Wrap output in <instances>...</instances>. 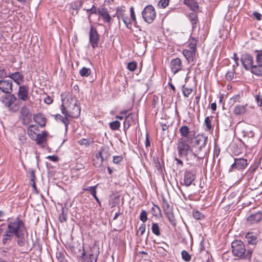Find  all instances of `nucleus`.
<instances>
[{
    "label": "nucleus",
    "instance_id": "obj_1",
    "mask_svg": "<svg viewBox=\"0 0 262 262\" xmlns=\"http://www.w3.org/2000/svg\"><path fill=\"white\" fill-rule=\"evenodd\" d=\"M25 224L19 217H16L14 220L9 222L5 233L3 235V244H10L15 236L17 238V243L18 246H24L25 244Z\"/></svg>",
    "mask_w": 262,
    "mask_h": 262
},
{
    "label": "nucleus",
    "instance_id": "obj_2",
    "mask_svg": "<svg viewBox=\"0 0 262 262\" xmlns=\"http://www.w3.org/2000/svg\"><path fill=\"white\" fill-rule=\"evenodd\" d=\"M208 141V137L204 135L199 134L194 139L192 147L194 148V151H192L191 158L193 159V162H196L199 159H203L207 153L206 144Z\"/></svg>",
    "mask_w": 262,
    "mask_h": 262
},
{
    "label": "nucleus",
    "instance_id": "obj_3",
    "mask_svg": "<svg viewBox=\"0 0 262 262\" xmlns=\"http://www.w3.org/2000/svg\"><path fill=\"white\" fill-rule=\"evenodd\" d=\"M193 142H189L184 139H179L177 143V150L178 152V156L180 158H185L187 162V164L191 165H195V162L190 161V156L188 157V153L192 152V149L190 144Z\"/></svg>",
    "mask_w": 262,
    "mask_h": 262
},
{
    "label": "nucleus",
    "instance_id": "obj_4",
    "mask_svg": "<svg viewBox=\"0 0 262 262\" xmlns=\"http://www.w3.org/2000/svg\"><path fill=\"white\" fill-rule=\"evenodd\" d=\"M8 96L1 97V101L10 111L14 112H17L19 109L20 104L19 101H17V98L13 94H9Z\"/></svg>",
    "mask_w": 262,
    "mask_h": 262
},
{
    "label": "nucleus",
    "instance_id": "obj_5",
    "mask_svg": "<svg viewBox=\"0 0 262 262\" xmlns=\"http://www.w3.org/2000/svg\"><path fill=\"white\" fill-rule=\"evenodd\" d=\"M61 111L63 114H66L70 118H77L80 114V107L78 103L70 106L68 105L66 108H61Z\"/></svg>",
    "mask_w": 262,
    "mask_h": 262
},
{
    "label": "nucleus",
    "instance_id": "obj_6",
    "mask_svg": "<svg viewBox=\"0 0 262 262\" xmlns=\"http://www.w3.org/2000/svg\"><path fill=\"white\" fill-rule=\"evenodd\" d=\"M142 15L146 23H151L156 16V12L154 7L150 5H147L142 11Z\"/></svg>",
    "mask_w": 262,
    "mask_h": 262
},
{
    "label": "nucleus",
    "instance_id": "obj_7",
    "mask_svg": "<svg viewBox=\"0 0 262 262\" xmlns=\"http://www.w3.org/2000/svg\"><path fill=\"white\" fill-rule=\"evenodd\" d=\"M232 251L233 254L237 257L242 256L245 253L246 249L244 244L240 240H235L232 243Z\"/></svg>",
    "mask_w": 262,
    "mask_h": 262
},
{
    "label": "nucleus",
    "instance_id": "obj_8",
    "mask_svg": "<svg viewBox=\"0 0 262 262\" xmlns=\"http://www.w3.org/2000/svg\"><path fill=\"white\" fill-rule=\"evenodd\" d=\"M179 132L182 137L180 139H184L189 142H193L195 138L194 133L190 131L189 128L187 125H183L179 129Z\"/></svg>",
    "mask_w": 262,
    "mask_h": 262
},
{
    "label": "nucleus",
    "instance_id": "obj_9",
    "mask_svg": "<svg viewBox=\"0 0 262 262\" xmlns=\"http://www.w3.org/2000/svg\"><path fill=\"white\" fill-rule=\"evenodd\" d=\"M257 54L256 56V63L252 69V74L262 77V51L256 50Z\"/></svg>",
    "mask_w": 262,
    "mask_h": 262
},
{
    "label": "nucleus",
    "instance_id": "obj_10",
    "mask_svg": "<svg viewBox=\"0 0 262 262\" xmlns=\"http://www.w3.org/2000/svg\"><path fill=\"white\" fill-rule=\"evenodd\" d=\"M240 59L244 68L247 70H251L252 73V69L254 66L253 57L250 54L245 53L241 55Z\"/></svg>",
    "mask_w": 262,
    "mask_h": 262
},
{
    "label": "nucleus",
    "instance_id": "obj_11",
    "mask_svg": "<svg viewBox=\"0 0 262 262\" xmlns=\"http://www.w3.org/2000/svg\"><path fill=\"white\" fill-rule=\"evenodd\" d=\"M62 99V104L61 108L67 107V106H69L73 105V104H77L78 103V101L77 100L75 96H73L69 93L62 94L61 95Z\"/></svg>",
    "mask_w": 262,
    "mask_h": 262
},
{
    "label": "nucleus",
    "instance_id": "obj_12",
    "mask_svg": "<svg viewBox=\"0 0 262 262\" xmlns=\"http://www.w3.org/2000/svg\"><path fill=\"white\" fill-rule=\"evenodd\" d=\"M89 42L93 49L98 47L99 42V35L95 27H91L89 33Z\"/></svg>",
    "mask_w": 262,
    "mask_h": 262
},
{
    "label": "nucleus",
    "instance_id": "obj_13",
    "mask_svg": "<svg viewBox=\"0 0 262 262\" xmlns=\"http://www.w3.org/2000/svg\"><path fill=\"white\" fill-rule=\"evenodd\" d=\"M247 160L244 158L234 159V162L231 166L229 171H233L234 169L238 170L244 169L247 166Z\"/></svg>",
    "mask_w": 262,
    "mask_h": 262
},
{
    "label": "nucleus",
    "instance_id": "obj_14",
    "mask_svg": "<svg viewBox=\"0 0 262 262\" xmlns=\"http://www.w3.org/2000/svg\"><path fill=\"white\" fill-rule=\"evenodd\" d=\"M17 95L20 100L26 101L29 100L30 97L28 86L24 85L19 86Z\"/></svg>",
    "mask_w": 262,
    "mask_h": 262
},
{
    "label": "nucleus",
    "instance_id": "obj_15",
    "mask_svg": "<svg viewBox=\"0 0 262 262\" xmlns=\"http://www.w3.org/2000/svg\"><path fill=\"white\" fill-rule=\"evenodd\" d=\"M127 111H125L120 113V114L124 115L125 117L124 121V130L125 132H126V130L128 129L131 125L135 124V122L134 115L130 114L127 116Z\"/></svg>",
    "mask_w": 262,
    "mask_h": 262
},
{
    "label": "nucleus",
    "instance_id": "obj_16",
    "mask_svg": "<svg viewBox=\"0 0 262 262\" xmlns=\"http://www.w3.org/2000/svg\"><path fill=\"white\" fill-rule=\"evenodd\" d=\"M170 68L173 74L182 70L183 65L181 59L179 58L172 59L170 63Z\"/></svg>",
    "mask_w": 262,
    "mask_h": 262
},
{
    "label": "nucleus",
    "instance_id": "obj_17",
    "mask_svg": "<svg viewBox=\"0 0 262 262\" xmlns=\"http://www.w3.org/2000/svg\"><path fill=\"white\" fill-rule=\"evenodd\" d=\"M12 83L10 80H0V90L4 93L11 94L12 92Z\"/></svg>",
    "mask_w": 262,
    "mask_h": 262
},
{
    "label": "nucleus",
    "instance_id": "obj_18",
    "mask_svg": "<svg viewBox=\"0 0 262 262\" xmlns=\"http://www.w3.org/2000/svg\"><path fill=\"white\" fill-rule=\"evenodd\" d=\"M20 114L24 124H29L31 121L32 115L26 106H23L20 110Z\"/></svg>",
    "mask_w": 262,
    "mask_h": 262
},
{
    "label": "nucleus",
    "instance_id": "obj_19",
    "mask_svg": "<svg viewBox=\"0 0 262 262\" xmlns=\"http://www.w3.org/2000/svg\"><path fill=\"white\" fill-rule=\"evenodd\" d=\"M98 13L102 18L104 23H110L112 17L108 13L107 8L101 7L98 8Z\"/></svg>",
    "mask_w": 262,
    "mask_h": 262
},
{
    "label": "nucleus",
    "instance_id": "obj_20",
    "mask_svg": "<svg viewBox=\"0 0 262 262\" xmlns=\"http://www.w3.org/2000/svg\"><path fill=\"white\" fill-rule=\"evenodd\" d=\"M195 174L192 171L187 170L184 172V184L188 187L191 185L193 181L195 180Z\"/></svg>",
    "mask_w": 262,
    "mask_h": 262
},
{
    "label": "nucleus",
    "instance_id": "obj_21",
    "mask_svg": "<svg viewBox=\"0 0 262 262\" xmlns=\"http://www.w3.org/2000/svg\"><path fill=\"white\" fill-rule=\"evenodd\" d=\"M262 219V213L258 212L252 214L247 218V221L250 225L255 224L259 222Z\"/></svg>",
    "mask_w": 262,
    "mask_h": 262
},
{
    "label": "nucleus",
    "instance_id": "obj_22",
    "mask_svg": "<svg viewBox=\"0 0 262 262\" xmlns=\"http://www.w3.org/2000/svg\"><path fill=\"white\" fill-rule=\"evenodd\" d=\"M238 127L239 131L244 137L252 138L254 136V133L250 129L249 125L244 124L239 126Z\"/></svg>",
    "mask_w": 262,
    "mask_h": 262
},
{
    "label": "nucleus",
    "instance_id": "obj_23",
    "mask_svg": "<svg viewBox=\"0 0 262 262\" xmlns=\"http://www.w3.org/2000/svg\"><path fill=\"white\" fill-rule=\"evenodd\" d=\"M8 77L13 79L18 85H20L24 81L23 75L18 72L10 74Z\"/></svg>",
    "mask_w": 262,
    "mask_h": 262
},
{
    "label": "nucleus",
    "instance_id": "obj_24",
    "mask_svg": "<svg viewBox=\"0 0 262 262\" xmlns=\"http://www.w3.org/2000/svg\"><path fill=\"white\" fill-rule=\"evenodd\" d=\"M196 51L194 50L184 49L183 51V54L187 59L188 62H192L195 57Z\"/></svg>",
    "mask_w": 262,
    "mask_h": 262
},
{
    "label": "nucleus",
    "instance_id": "obj_25",
    "mask_svg": "<svg viewBox=\"0 0 262 262\" xmlns=\"http://www.w3.org/2000/svg\"><path fill=\"white\" fill-rule=\"evenodd\" d=\"M105 153L104 152V154ZM104 154V153H103ZM106 157H104L103 155V152H98L95 156V158L93 160L94 161V165L96 167H100L103 162L104 161V158H106Z\"/></svg>",
    "mask_w": 262,
    "mask_h": 262
},
{
    "label": "nucleus",
    "instance_id": "obj_26",
    "mask_svg": "<svg viewBox=\"0 0 262 262\" xmlns=\"http://www.w3.org/2000/svg\"><path fill=\"white\" fill-rule=\"evenodd\" d=\"M64 117H62L61 115L57 114L55 115V119L57 121H61L65 126V130L66 131L68 129V125L70 123V120L69 119V116H66V114H63Z\"/></svg>",
    "mask_w": 262,
    "mask_h": 262
},
{
    "label": "nucleus",
    "instance_id": "obj_27",
    "mask_svg": "<svg viewBox=\"0 0 262 262\" xmlns=\"http://www.w3.org/2000/svg\"><path fill=\"white\" fill-rule=\"evenodd\" d=\"M247 111V105H236L233 110V113L235 115L241 116L244 115Z\"/></svg>",
    "mask_w": 262,
    "mask_h": 262
},
{
    "label": "nucleus",
    "instance_id": "obj_28",
    "mask_svg": "<svg viewBox=\"0 0 262 262\" xmlns=\"http://www.w3.org/2000/svg\"><path fill=\"white\" fill-rule=\"evenodd\" d=\"M34 120L41 127H43L46 125V118L40 113L34 115Z\"/></svg>",
    "mask_w": 262,
    "mask_h": 262
},
{
    "label": "nucleus",
    "instance_id": "obj_29",
    "mask_svg": "<svg viewBox=\"0 0 262 262\" xmlns=\"http://www.w3.org/2000/svg\"><path fill=\"white\" fill-rule=\"evenodd\" d=\"M184 3L189 7L190 9L194 12L198 11L199 7L198 3L195 0H184Z\"/></svg>",
    "mask_w": 262,
    "mask_h": 262
},
{
    "label": "nucleus",
    "instance_id": "obj_30",
    "mask_svg": "<svg viewBox=\"0 0 262 262\" xmlns=\"http://www.w3.org/2000/svg\"><path fill=\"white\" fill-rule=\"evenodd\" d=\"M37 136L36 139H35L34 141L36 142L38 145H41L46 142L47 133L45 131L42 132L41 134H37Z\"/></svg>",
    "mask_w": 262,
    "mask_h": 262
},
{
    "label": "nucleus",
    "instance_id": "obj_31",
    "mask_svg": "<svg viewBox=\"0 0 262 262\" xmlns=\"http://www.w3.org/2000/svg\"><path fill=\"white\" fill-rule=\"evenodd\" d=\"M245 238L249 244L254 245L257 242V239L256 236L254 235L252 233H247Z\"/></svg>",
    "mask_w": 262,
    "mask_h": 262
},
{
    "label": "nucleus",
    "instance_id": "obj_32",
    "mask_svg": "<svg viewBox=\"0 0 262 262\" xmlns=\"http://www.w3.org/2000/svg\"><path fill=\"white\" fill-rule=\"evenodd\" d=\"M96 187L97 185L94 186H90L86 188H83V190L86 191H89L91 194L93 196L97 202L100 203V201L98 197L96 196Z\"/></svg>",
    "mask_w": 262,
    "mask_h": 262
},
{
    "label": "nucleus",
    "instance_id": "obj_33",
    "mask_svg": "<svg viewBox=\"0 0 262 262\" xmlns=\"http://www.w3.org/2000/svg\"><path fill=\"white\" fill-rule=\"evenodd\" d=\"M189 18L192 25V28L194 29L199 21L197 14L195 12L190 13L189 15Z\"/></svg>",
    "mask_w": 262,
    "mask_h": 262
},
{
    "label": "nucleus",
    "instance_id": "obj_34",
    "mask_svg": "<svg viewBox=\"0 0 262 262\" xmlns=\"http://www.w3.org/2000/svg\"><path fill=\"white\" fill-rule=\"evenodd\" d=\"M167 218L168 219L171 225L175 227L177 225V221L175 219L174 215L172 212V210L165 213Z\"/></svg>",
    "mask_w": 262,
    "mask_h": 262
},
{
    "label": "nucleus",
    "instance_id": "obj_35",
    "mask_svg": "<svg viewBox=\"0 0 262 262\" xmlns=\"http://www.w3.org/2000/svg\"><path fill=\"white\" fill-rule=\"evenodd\" d=\"M78 143L80 145H84L85 147L89 146L90 145L93 144L94 143L92 138H82L78 141Z\"/></svg>",
    "mask_w": 262,
    "mask_h": 262
},
{
    "label": "nucleus",
    "instance_id": "obj_36",
    "mask_svg": "<svg viewBox=\"0 0 262 262\" xmlns=\"http://www.w3.org/2000/svg\"><path fill=\"white\" fill-rule=\"evenodd\" d=\"M32 127H34L33 125H30L27 128V132L30 138L32 140H34L35 139H36L37 134L35 133V132L32 129Z\"/></svg>",
    "mask_w": 262,
    "mask_h": 262
},
{
    "label": "nucleus",
    "instance_id": "obj_37",
    "mask_svg": "<svg viewBox=\"0 0 262 262\" xmlns=\"http://www.w3.org/2000/svg\"><path fill=\"white\" fill-rule=\"evenodd\" d=\"M152 232L156 236H159L161 235L160 227L157 223H152L151 224Z\"/></svg>",
    "mask_w": 262,
    "mask_h": 262
},
{
    "label": "nucleus",
    "instance_id": "obj_38",
    "mask_svg": "<svg viewBox=\"0 0 262 262\" xmlns=\"http://www.w3.org/2000/svg\"><path fill=\"white\" fill-rule=\"evenodd\" d=\"M162 208L164 213L170 211L172 210V208L170 207L169 203L165 198H162Z\"/></svg>",
    "mask_w": 262,
    "mask_h": 262
},
{
    "label": "nucleus",
    "instance_id": "obj_39",
    "mask_svg": "<svg viewBox=\"0 0 262 262\" xmlns=\"http://www.w3.org/2000/svg\"><path fill=\"white\" fill-rule=\"evenodd\" d=\"M99 254V251H91L90 253H89V257L90 262H97V257Z\"/></svg>",
    "mask_w": 262,
    "mask_h": 262
},
{
    "label": "nucleus",
    "instance_id": "obj_40",
    "mask_svg": "<svg viewBox=\"0 0 262 262\" xmlns=\"http://www.w3.org/2000/svg\"><path fill=\"white\" fill-rule=\"evenodd\" d=\"M116 15L119 20L125 16V10L123 7H118L116 9Z\"/></svg>",
    "mask_w": 262,
    "mask_h": 262
},
{
    "label": "nucleus",
    "instance_id": "obj_41",
    "mask_svg": "<svg viewBox=\"0 0 262 262\" xmlns=\"http://www.w3.org/2000/svg\"><path fill=\"white\" fill-rule=\"evenodd\" d=\"M198 41L194 39V38H191L189 40V43L188 47L189 48L188 50H194L195 51H196V43Z\"/></svg>",
    "mask_w": 262,
    "mask_h": 262
},
{
    "label": "nucleus",
    "instance_id": "obj_42",
    "mask_svg": "<svg viewBox=\"0 0 262 262\" xmlns=\"http://www.w3.org/2000/svg\"><path fill=\"white\" fill-rule=\"evenodd\" d=\"M91 73V70L85 67H83L79 71V74L82 77H88Z\"/></svg>",
    "mask_w": 262,
    "mask_h": 262
},
{
    "label": "nucleus",
    "instance_id": "obj_43",
    "mask_svg": "<svg viewBox=\"0 0 262 262\" xmlns=\"http://www.w3.org/2000/svg\"><path fill=\"white\" fill-rule=\"evenodd\" d=\"M150 212L155 216H158L159 215L161 214L160 208L158 206L155 205H154V206L151 209Z\"/></svg>",
    "mask_w": 262,
    "mask_h": 262
},
{
    "label": "nucleus",
    "instance_id": "obj_44",
    "mask_svg": "<svg viewBox=\"0 0 262 262\" xmlns=\"http://www.w3.org/2000/svg\"><path fill=\"white\" fill-rule=\"evenodd\" d=\"M120 126V123L118 121H115L110 123V127L112 130H118L119 129Z\"/></svg>",
    "mask_w": 262,
    "mask_h": 262
},
{
    "label": "nucleus",
    "instance_id": "obj_45",
    "mask_svg": "<svg viewBox=\"0 0 262 262\" xmlns=\"http://www.w3.org/2000/svg\"><path fill=\"white\" fill-rule=\"evenodd\" d=\"M205 125L206 127V130L207 131H210L212 128V126L211 123V120L209 117H206L204 121Z\"/></svg>",
    "mask_w": 262,
    "mask_h": 262
},
{
    "label": "nucleus",
    "instance_id": "obj_46",
    "mask_svg": "<svg viewBox=\"0 0 262 262\" xmlns=\"http://www.w3.org/2000/svg\"><path fill=\"white\" fill-rule=\"evenodd\" d=\"M182 257L185 261H189L191 260V255L185 250H183L181 252Z\"/></svg>",
    "mask_w": 262,
    "mask_h": 262
},
{
    "label": "nucleus",
    "instance_id": "obj_47",
    "mask_svg": "<svg viewBox=\"0 0 262 262\" xmlns=\"http://www.w3.org/2000/svg\"><path fill=\"white\" fill-rule=\"evenodd\" d=\"M192 89L191 88H188L186 87L185 86H183L182 87V93L183 95L185 97H188V96L192 93Z\"/></svg>",
    "mask_w": 262,
    "mask_h": 262
},
{
    "label": "nucleus",
    "instance_id": "obj_48",
    "mask_svg": "<svg viewBox=\"0 0 262 262\" xmlns=\"http://www.w3.org/2000/svg\"><path fill=\"white\" fill-rule=\"evenodd\" d=\"M255 101L258 106L262 105V93L259 92L255 96Z\"/></svg>",
    "mask_w": 262,
    "mask_h": 262
},
{
    "label": "nucleus",
    "instance_id": "obj_49",
    "mask_svg": "<svg viewBox=\"0 0 262 262\" xmlns=\"http://www.w3.org/2000/svg\"><path fill=\"white\" fill-rule=\"evenodd\" d=\"M122 20L127 28L130 29L132 28L130 19L128 16H125L122 18Z\"/></svg>",
    "mask_w": 262,
    "mask_h": 262
},
{
    "label": "nucleus",
    "instance_id": "obj_50",
    "mask_svg": "<svg viewBox=\"0 0 262 262\" xmlns=\"http://www.w3.org/2000/svg\"><path fill=\"white\" fill-rule=\"evenodd\" d=\"M140 220L144 223L147 220V213L146 211L142 210L140 215Z\"/></svg>",
    "mask_w": 262,
    "mask_h": 262
},
{
    "label": "nucleus",
    "instance_id": "obj_51",
    "mask_svg": "<svg viewBox=\"0 0 262 262\" xmlns=\"http://www.w3.org/2000/svg\"><path fill=\"white\" fill-rule=\"evenodd\" d=\"M86 11L89 13V17H90L92 14H96L98 13V9L94 5H93L91 8L87 9Z\"/></svg>",
    "mask_w": 262,
    "mask_h": 262
},
{
    "label": "nucleus",
    "instance_id": "obj_52",
    "mask_svg": "<svg viewBox=\"0 0 262 262\" xmlns=\"http://www.w3.org/2000/svg\"><path fill=\"white\" fill-rule=\"evenodd\" d=\"M146 229V225L144 223L142 224L139 228L137 231V235L142 236L145 232Z\"/></svg>",
    "mask_w": 262,
    "mask_h": 262
},
{
    "label": "nucleus",
    "instance_id": "obj_53",
    "mask_svg": "<svg viewBox=\"0 0 262 262\" xmlns=\"http://www.w3.org/2000/svg\"><path fill=\"white\" fill-rule=\"evenodd\" d=\"M193 217L195 219L199 220L204 218V215L199 211H194L193 212Z\"/></svg>",
    "mask_w": 262,
    "mask_h": 262
},
{
    "label": "nucleus",
    "instance_id": "obj_54",
    "mask_svg": "<svg viewBox=\"0 0 262 262\" xmlns=\"http://www.w3.org/2000/svg\"><path fill=\"white\" fill-rule=\"evenodd\" d=\"M137 67V64L135 61L130 62L127 64V69L130 71H134Z\"/></svg>",
    "mask_w": 262,
    "mask_h": 262
},
{
    "label": "nucleus",
    "instance_id": "obj_55",
    "mask_svg": "<svg viewBox=\"0 0 262 262\" xmlns=\"http://www.w3.org/2000/svg\"><path fill=\"white\" fill-rule=\"evenodd\" d=\"M234 70L233 69L231 71H228L226 74V78L228 80H231L233 78Z\"/></svg>",
    "mask_w": 262,
    "mask_h": 262
},
{
    "label": "nucleus",
    "instance_id": "obj_56",
    "mask_svg": "<svg viewBox=\"0 0 262 262\" xmlns=\"http://www.w3.org/2000/svg\"><path fill=\"white\" fill-rule=\"evenodd\" d=\"M169 0H160L158 3V6L161 8H165L169 4Z\"/></svg>",
    "mask_w": 262,
    "mask_h": 262
},
{
    "label": "nucleus",
    "instance_id": "obj_57",
    "mask_svg": "<svg viewBox=\"0 0 262 262\" xmlns=\"http://www.w3.org/2000/svg\"><path fill=\"white\" fill-rule=\"evenodd\" d=\"M59 220L61 223H63L67 221V215L64 213V210L62 209L61 213L59 214Z\"/></svg>",
    "mask_w": 262,
    "mask_h": 262
},
{
    "label": "nucleus",
    "instance_id": "obj_58",
    "mask_svg": "<svg viewBox=\"0 0 262 262\" xmlns=\"http://www.w3.org/2000/svg\"><path fill=\"white\" fill-rule=\"evenodd\" d=\"M130 17L134 21L135 23H137V20L135 16V14L134 12V9L133 7H132L130 8Z\"/></svg>",
    "mask_w": 262,
    "mask_h": 262
},
{
    "label": "nucleus",
    "instance_id": "obj_59",
    "mask_svg": "<svg viewBox=\"0 0 262 262\" xmlns=\"http://www.w3.org/2000/svg\"><path fill=\"white\" fill-rule=\"evenodd\" d=\"M123 160V158L121 156H114L113 162L115 164H118Z\"/></svg>",
    "mask_w": 262,
    "mask_h": 262
},
{
    "label": "nucleus",
    "instance_id": "obj_60",
    "mask_svg": "<svg viewBox=\"0 0 262 262\" xmlns=\"http://www.w3.org/2000/svg\"><path fill=\"white\" fill-rule=\"evenodd\" d=\"M253 15L257 20H260L262 19L261 14L258 12H253Z\"/></svg>",
    "mask_w": 262,
    "mask_h": 262
},
{
    "label": "nucleus",
    "instance_id": "obj_61",
    "mask_svg": "<svg viewBox=\"0 0 262 262\" xmlns=\"http://www.w3.org/2000/svg\"><path fill=\"white\" fill-rule=\"evenodd\" d=\"M174 161H176L177 165H180L181 167H183L184 165L183 161L177 157H174Z\"/></svg>",
    "mask_w": 262,
    "mask_h": 262
},
{
    "label": "nucleus",
    "instance_id": "obj_62",
    "mask_svg": "<svg viewBox=\"0 0 262 262\" xmlns=\"http://www.w3.org/2000/svg\"><path fill=\"white\" fill-rule=\"evenodd\" d=\"M5 224H2L0 225V236L2 235L5 233V232L6 230L5 228Z\"/></svg>",
    "mask_w": 262,
    "mask_h": 262
},
{
    "label": "nucleus",
    "instance_id": "obj_63",
    "mask_svg": "<svg viewBox=\"0 0 262 262\" xmlns=\"http://www.w3.org/2000/svg\"><path fill=\"white\" fill-rule=\"evenodd\" d=\"M45 102L48 104H50L53 102V99L50 96H47L45 98Z\"/></svg>",
    "mask_w": 262,
    "mask_h": 262
},
{
    "label": "nucleus",
    "instance_id": "obj_64",
    "mask_svg": "<svg viewBox=\"0 0 262 262\" xmlns=\"http://www.w3.org/2000/svg\"><path fill=\"white\" fill-rule=\"evenodd\" d=\"M233 59L234 60V61L235 62L236 67L238 66V65H239L238 57H237V55L236 53H234V54H233Z\"/></svg>",
    "mask_w": 262,
    "mask_h": 262
}]
</instances>
